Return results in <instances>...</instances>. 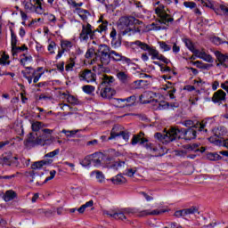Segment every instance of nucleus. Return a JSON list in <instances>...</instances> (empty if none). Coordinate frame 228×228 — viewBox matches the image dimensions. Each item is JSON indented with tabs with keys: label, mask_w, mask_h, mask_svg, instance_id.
<instances>
[{
	"label": "nucleus",
	"mask_w": 228,
	"mask_h": 228,
	"mask_svg": "<svg viewBox=\"0 0 228 228\" xmlns=\"http://www.w3.org/2000/svg\"><path fill=\"white\" fill-rule=\"evenodd\" d=\"M167 209H155L152 211L149 210H140L134 208H122L118 212H115L113 214H108L110 218H115V220H127V216H131V215H136L139 218H142L143 216H149V215L156 216V215H163V213H167Z\"/></svg>",
	"instance_id": "1"
},
{
	"label": "nucleus",
	"mask_w": 228,
	"mask_h": 228,
	"mask_svg": "<svg viewBox=\"0 0 228 228\" xmlns=\"http://www.w3.org/2000/svg\"><path fill=\"white\" fill-rule=\"evenodd\" d=\"M118 28L120 30V35L123 37L126 35V37H132V35H135V33H140L142 28L140 24H143L142 20L134 18V16H123L118 20Z\"/></svg>",
	"instance_id": "2"
},
{
	"label": "nucleus",
	"mask_w": 228,
	"mask_h": 228,
	"mask_svg": "<svg viewBox=\"0 0 228 228\" xmlns=\"http://www.w3.org/2000/svg\"><path fill=\"white\" fill-rule=\"evenodd\" d=\"M99 22L102 24L99 28L94 29V27L87 23L86 25H82V30L79 34L80 42H88V40H97L101 37L102 31H106L108 29V20H102V16L100 17Z\"/></svg>",
	"instance_id": "3"
},
{
	"label": "nucleus",
	"mask_w": 228,
	"mask_h": 228,
	"mask_svg": "<svg viewBox=\"0 0 228 228\" xmlns=\"http://www.w3.org/2000/svg\"><path fill=\"white\" fill-rule=\"evenodd\" d=\"M215 136H211L208 138V142L210 143H214V145H217L218 147H225L228 149V138L224 139V136H228L227 127L221 126H217L214 130Z\"/></svg>",
	"instance_id": "4"
},
{
	"label": "nucleus",
	"mask_w": 228,
	"mask_h": 228,
	"mask_svg": "<svg viewBox=\"0 0 228 228\" xmlns=\"http://www.w3.org/2000/svg\"><path fill=\"white\" fill-rule=\"evenodd\" d=\"M132 45H137V47H140L142 51H148L150 56H151V60H159L160 61H163V63H166V65L170 63V60L165 57V55L160 54L154 46H150L147 43L137 40L132 43Z\"/></svg>",
	"instance_id": "5"
},
{
	"label": "nucleus",
	"mask_w": 228,
	"mask_h": 228,
	"mask_svg": "<svg viewBox=\"0 0 228 228\" xmlns=\"http://www.w3.org/2000/svg\"><path fill=\"white\" fill-rule=\"evenodd\" d=\"M153 6H155L156 15L159 17V22H160V24H165L166 26H170L174 20V17L167 12L165 5L161 4V2L158 1L153 4Z\"/></svg>",
	"instance_id": "6"
},
{
	"label": "nucleus",
	"mask_w": 228,
	"mask_h": 228,
	"mask_svg": "<svg viewBox=\"0 0 228 228\" xmlns=\"http://www.w3.org/2000/svg\"><path fill=\"white\" fill-rule=\"evenodd\" d=\"M175 140H195L197 138V130L195 128H179L175 127Z\"/></svg>",
	"instance_id": "7"
},
{
	"label": "nucleus",
	"mask_w": 228,
	"mask_h": 228,
	"mask_svg": "<svg viewBox=\"0 0 228 228\" xmlns=\"http://www.w3.org/2000/svg\"><path fill=\"white\" fill-rule=\"evenodd\" d=\"M175 127H171L169 130L164 134L159 132L155 133L154 138L159 140V142H162V143H170V142H175Z\"/></svg>",
	"instance_id": "8"
},
{
	"label": "nucleus",
	"mask_w": 228,
	"mask_h": 228,
	"mask_svg": "<svg viewBox=\"0 0 228 228\" xmlns=\"http://www.w3.org/2000/svg\"><path fill=\"white\" fill-rule=\"evenodd\" d=\"M102 152H95L94 154L86 156L83 163L85 167H88V165H93L94 167H102Z\"/></svg>",
	"instance_id": "9"
},
{
	"label": "nucleus",
	"mask_w": 228,
	"mask_h": 228,
	"mask_svg": "<svg viewBox=\"0 0 228 228\" xmlns=\"http://www.w3.org/2000/svg\"><path fill=\"white\" fill-rule=\"evenodd\" d=\"M183 126L185 127L192 128V129H198L200 131H205V133H208V129H206V122L202 121L201 123L199 121H193L191 119H188L183 121Z\"/></svg>",
	"instance_id": "10"
},
{
	"label": "nucleus",
	"mask_w": 228,
	"mask_h": 228,
	"mask_svg": "<svg viewBox=\"0 0 228 228\" xmlns=\"http://www.w3.org/2000/svg\"><path fill=\"white\" fill-rule=\"evenodd\" d=\"M110 60L112 61H122V63L126 65H131L133 63V61L126 56H123L122 53H119L116 52L115 50L110 51Z\"/></svg>",
	"instance_id": "11"
},
{
	"label": "nucleus",
	"mask_w": 228,
	"mask_h": 228,
	"mask_svg": "<svg viewBox=\"0 0 228 228\" xmlns=\"http://www.w3.org/2000/svg\"><path fill=\"white\" fill-rule=\"evenodd\" d=\"M78 77L80 81H86V83H94L95 81V73L90 69H84L79 72Z\"/></svg>",
	"instance_id": "12"
},
{
	"label": "nucleus",
	"mask_w": 228,
	"mask_h": 228,
	"mask_svg": "<svg viewBox=\"0 0 228 228\" xmlns=\"http://www.w3.org/2000/svg\"><path fill=\"white\" fill-rule=\"evenodd\" d=\"M117 136H122L123 140H129V133L120 131L118 126H113L110 136L108 138V140H113L117 138Z\"/></svg>",
	"instance_id": "13"
},
{
	"label": "nucleus",
	"mask_w": 228,
	"mask_h": 228,
	"mask_svg": "<svg viewBox=\"0 0 228 228\" xmlns=\"http://www.w3.org/2000/svg\"><path fill=\"white\" fill-rule=\"evenodd\" d=\"M53 130L49 128L42 129L41 136L37 137V145H45L46 142H49V138L53 134Z\"/></svg>",
	"instance_id": "14"
},
{
	"label": "nucleus",
	"mask_w": 228,
	"mask_h": 228,
	"mask_svg": "<svg viewBox=\"0 0 228 228\" xmlns=\"http://www.w3.org/2000/svg\"><path fill=\"white\" fill-rule=\"evenodd\" d=\"M226 97L227 94L224 90L219 89L218 91L214 93L212 96V102H215V104L225 102Z\"/></svg>",
	"instance_id": "15"
},
{
	"label": "nucleus",
	"mask_w": 228,
	"mask_h": 228,
	"mask_svg": "<svg viewBox=\"0 0 228 228\" xmlns=\"http://www.w3.org/2000/svg\"><path fill=\"white\" fill-rule=\"evenodd\" d=\"M27 70H32V77L33 78V83L37 84V81H40V77L44 76V68L38 67L37 69H33V67H25Z\"/></svg>",
	"instance_id": "16"
},
{
	"label": "nucleus",
	"mask_w": 228,
	"mask_h": 228,
	"mask_svg": "<svg viewBox=\"0 0 228 228\" xmlns=\"http://www.w3.org/2000/svg\"><path fill=\"white\" fill-rule=\"evenodd\" d=\"M144 136L145 134L143 132H140L138 134H134L131 140V144L136 145L139 143L140 145H143V143H147L149 140H147V138Z\"/></svg>",
	"instance_id": "17"
},
{
	"label": "nucleus",
	"mask_w": 228,
	"mask_h": 228,
	"mask_svg": "<svg viewBox=\"0 0 228 228\" xmlns=\"http://www.w3.org/2000/svg\"><path fill=\"white\" fill-rule=\"evenodd\" d=\"M194 55L200 60H204V61H208V63H213V57L206 53V52H200V50H198L194 52Z\"/></svg>",
	"instance_id": "18"
},
{
	"label": "nucleus",
	"mask_w": 228,
	"mask_h": 228,
	"mask_svg": "<svg viewBox=\"0 0 228 228\" xmlns=\"http://www.w3.org/2000/svg\"><path fill=\"white\" fill-rule=\"evenodd\" d=\"M96 58H99L101 63L98 64L100 69H102V67H106V65H110V62L111 61V53L106 54V55H96Z\"/></svg>",
	"instance_id": "19"
},
{
	"label": "nucleus",
	"mask_w": 228,
	"mask_h": 228,
	"mask_svg": "<svg viewBox=\"0 0 228 228\" xmlns=\"http://www.w3.org/2000/svg\"><path fill=\"white\" fill-rule=\"evenodd\" d=\"M111 53V48L108 46V45H100L98 47V51L95 53L96 56H102L106 54H110Z\"/></svg>",
	"instance_id": "20"
},
{
	"label": "nucleus",
	"mask_w": 228,
	"mask_h": 228,
	"mask_svg": "<svg viewBox=\"0 0 228 228\" xmlns=\"http://www.w3.org/2000/svg\"><path fill=\"white\" fill-rule=\"evenodd\" d=\"M117 77L121 83L124 84L129 83V81H131V77H129V73H127L126 71L118 70L117 72Z\"/></svg>",
	"instance_id": "21"
},
{
	"label": "nucleus",
	"mask_w": 228,
	"mask_h": 228,
	"mask_svg": "<svg viewBox=\"0 0 228 228\" xmlns=\"http://www.w3.org/2000/svg\"><path fill=\"white\" fill-rule=\"evenodd\" d=\"M163 90H167L170 99H175V92H177V89L174 86V84L171 82H167L166 86H164Z\"/></svg>",
	"instance_id": "22"
},
{
	"label": "nucleus",
	"mask_w": 228,
	"mask_h": 228,
	"mask_svg": "<svg viewBox=\"0 0 228 228\" xmlns=\"http://www.w3.org/2000/svg\"><path fill=\"white\" fill-rule=\"evenodd\" d=\"M77 15L84 20V22H86L88 20V18L90 17V12L82 9V8H77L76 9Z\"/></svg>",
	"instance_id": "23"
},
{
	"label": "nucleus",
	"mask_w": 228,
	"mask_h": 228,
	"mask_svg": "<svg viewBox=\"0 0 228 228\" xmlns=\"http://www.w3.org/2000/svg\"><path fill=\"white\" fill-rule=\"evenodd\" d=\"M113 95V93L111 92V87L106 86H102L101 90V97L103 99H110Z\"/></svg>",
	"instance_id": "24"
},
{
	"label": "nucleus",
	"mask_w": 228,
	"mask_h": 228,
	"mask_svg": "<svg viewBox=\"0 0 228 228\" xmlns=\"http://www.w3.org/2000/svg\"><path fill=\"white\" fill-rule=\"evenodd\" d=\"M214 12L216 15H224L225 17H228V7L224 4H220L219 7L214 8Z\"/></svg>",
	"instance_id": "25"
},
{
	"label": "nucleus",
	"mask_w": 228,
	"mask_h": 228,
	"mask_svg": "<svg viewBox=\"0 0 228 228\" xmlns=\"http://www.w3.org/2000/svg\"><path fill=\"white\" fill-rule=\"evenodd\" d=\"M110 35V38H112L111 40L112 47H120L121 45L120 41H117V30L113 28Z\"/></svg>",
	"instance_id": "26"
},
{
	"label": "nucleus",
	"mask_w": 228,
	"mask_h": 228,
	"mask_svg": "<svg viewBox=\"0 0 228 228\" xmlns=\"http://www.w3.org/2000/svg\"><path fill=\"white\" fill-rule=\"evenodd\" d=\"M114 81H115V78H113V77L103 75L101 86H110L111 83H113Z\"/></svg>",
	"instance_id": "27"
},
{
	"label": "nucleus",
	"mask_w": 228,
	"mask_h": 228,
	"mask_svg": "<svg viewBox=\"0 0 228 228\" xmlns=\"http://www.w3.org/2000/svg\"><path fill=\"white\" fill-rule=\"evenodd\" d=\"M44 127H46L45 124L40 121H35L31 123V129L36 133L40 131V129H44Z\"/></svg>",
	"instance_id": "28"
},
{
	"label": "nucleus",
	"mask_w": 228,
	"mask_h": 228,
	"mask_svg": "<svg viewBox=\"0 0 228 228\" xmlns=\"http://www.w3.org/2000/svg\"><path fill=\"white\" fill-rule=\"evenodd\" d=\"M22 51H28V46H26V45H23L22 46H17V45H15V46L12 47V56H17V54L22 53Z\"/></svg>",
	"instance_id": "29"
},
{
	"label": "nucleus",
	"mask_w": 228,
	"mask_h": 228,
	"mask_svg": "<svg viewBox=\"0 0 228 228\" xmlns=\"http://www.w3.org/2000/svg\"><path fill=\"white\" fill-rule=\"evenodd\" d=\"M159 108H162V110H168V108H179V103L161 102L159 103Z\"/></svg>",
	"instance_id": "30"
},
{
	"label": "nucleus",
	"mask_w": 228,
	"mask_h": 228,
	"mask_svg": "<svg viewBox=\"0 0 228 228\" xmlns=\"http://www.w3.org/2000/svg\"><path fill=\"white\" fill-rule=\"evenodd\" d=\"M17 197V193L13 191H7L4 195V200L5 202H10V200H13Z\"/></svg>",
	"instance_id": "31"
},
{
	"label": "nucleus",
	"mask_w": 228,
	"mask_h": 228,
	"mask_svg": "<svg viewBox=\"0 0 228 228\" xmlns=\"http://www.w3.org/2000/svg\"><path fill=\"white\" fill-rule=\"evenodd\" d=\"M183 42L185 44V46L189 49V51H191L193 54H195V51H199V49H195V46L193 45V42H191L189 38H183Z\"/></svg>",
	"instance_id": "32"
},
{
	"label": "nucleus",
	"mask_w": 228,
	"mask_h": 228,
	"mask_svg": "<svg viewBox=\"0 0 228 228\" xmlns=\"http://www.w3.org/2000/svg\"><path fill=\"white\" fill-rule=\"evenodd\" d=\"M113 184H124L126 183V177L122 176V175H117L115 177L110 179Z\"/></svg>",
	"instance_id": "33"
},
{
	"label": "nucleus",
	"mask_w": 228,
	"mask_h": 228,
	"mask_svg": "<svg viewBox=\"0 0 228 228\" xmlns=\"http://www.w3.org/2000/svg\"><path fill=\"white\" fill-rule=\"evenodd\" d=\"M217 60L219 61V63H217V65H223V67H224V69H227L228 65L225 62L228 61V56L219 53L217 55Z\"/></svg>",
	"instance_id": "34"
},
{
	"label": "nucleus",
	"mask_w": 228,
	"mask_h": 228,
	"mask_svg": "<svg viewBox=\"0 0 228 228\" xmlns=\"http://www.w3.org/2000/svg\"><path fill=\"white\" fill-rule=\"evenodd\" d=\"M145 148L148 151H151L152 152H156V155L159 156V153H158V152L159 151V149H161V147L156 146V145H154V143L147 142L145 144Z\"/></svg>",
	"instance_id": "35"
},
{
	"label": "nucleus",
	"mask_w": 228,
	"mask_h": 228,
	"mask_svg": "<svg viewBox=\"0 0 228 228\" xmlns=\"http://www.w3.org/2000/svg\"><path fill=\"white\" fill-rule=\"evenodd\" d=\"M33 2L35 3V12L37 13H39V15H42V13H44V8L42 7V2H40V0H33Z\"/></svg>",
	"instance_id": "36"
},
{
	"label": "nucleus",
	"mask_w": 228,
	"mask_h": 228,
	"mask_svg": "<svg viewBox=\"0 0 228 228\" xmlns=\"http://www.w3.org/2000/svg\"><path fill=\"white\" fill-rule=\"evenodd\" d=\"M45 165H47V161L40 160L32 164L31 168L32 170H40V168H42V167H44Z\"/></svg>",
	"instance_id": "37"
},
{
	"label": "nucleus",
	"mask_w": 228,
	"mask_h": 228,
	"mask_svg": "<svg viewBox=\"0 0 228 228\" xmlns=\"http://www.w3.org/2000/svg\"><path fill=\"white\" fill-rule=\"evenodd\" d=\"M22 4H23L25 10H28V12L35 11V4H32L31 0L23 1Z\"/></svg>",
	"instance_id": "38"
},
{
	"label": "nucleus",
	"mask_w": 228,
	"mask_h": 228,
	"mask_svg": "<svg viewBox=\"0 0 228 228\" xmlns=\"http://www.w3.org/2000/svg\"><path fill=\"white\" fill-rule=\"evenodd\" d=\"M28 61H33V57L31 55L27 56L26 53H23L20 58V63L23 67H26Z\"/></svg>",
	"instance_id": "39"
},
{
	"label": "nucleus",
	"mask_w": 228,
	"mask_h": 228,
	"mask_svg": "<svg viewBox=\"0 0 228 228\" xmlns=\"http://www.w3.org/2000/svg\"><path fill=\"white\" fill-rule=\"evenodd\" d=\"M67 102L69 104H73V106H77V104H79V100H77V98H76V96L71 95V94H68Z\"/></svg>",
	"instance_id": "40"
},
{
	"label": "nucleus",
	"mask_w": 228,
	"mask_h": 228,
	"mask_svg": "<svg viewBox=\"0 0 228 228\" xmlns=\"http://www.w3.org/2000/svg\"><path fill=\"white\" fill-rule=\"evenodd\" d=\"M10 32H11V47H15V45H17V42H18L17 35L13 31V28H10Z\"/></svg>",
	"instance_id": "41"
},
{
	"label": "nucleus",
	"mask_w": 228,
	"mask_h": 228,
	"mask_svg": "<svg viewBox=\"0 0 228 228\" xmlns=\"http://www.w3.org/2000/svg\"><path fill=\"white\" fill-rule=\"evenodd\" d=\"M211 42L215 44V45H222V44H228L227 41L220 38L219 37H211Z\"/></svg>",
	"instance_id": "42"
},
{
	"label": "nucleus",
	"mask_w": 228,
	"mask_h": 228,
	"mask_svg": "<svg viewBox=\"0 0 228 228\" xmlns=\"http://www.w3.org/2000/svg\"><path fill=\"white\" fill-rule=\"evenodd\" d=\"M102 165H110L113 161V157L110 155H106L102 153Z\"/></svg>",
	"instance_id": "43"
},
{
	"label": "nucleus",
	"mask_w": 228,
	"mask_h": 228,
	"mask_svg": "<svg viewBox=\"0 0 228 228\" xmlns=\"http://www.w3.org/2000/svg\"><path fill=\"white\" fill-rule=\"evenodd\" d=\"M27 143H34L38 145V137L33 136V133H29L28 138L26 139Z\"/></svg>",
	"instance_id": "44"
},
{
	"label": "nucleus",
	"mask_w": 228,
	"mask_h": 228,
	"mask_svg": "<svg viewBox=\"0 0 228 228\" xmlns=\"http://www.w3.org/2000/svg\"><path fill=\"white\" fill-rule=\"evenodd\" d=\"M159 45L160 49H162L164 52H167L172 49V45L167 44L165 41H159Z\"/></svg>",
	"instance_id": "45"
},
{
	"label": "nucleus",
	"mask_w": 228,
	"mask_h": 228,
	"mask_svg": "<svg viewBox=\"0 0 228 228\" xmlns=\"http://www.w3.org/2000/svg\"><path fill=\"white\" fill-rule=\"evenodd\" d=\"M61 47L63 51H70V49H72V42L64 41L61 43Z\"/></svg>",
	"instance_id": "46"
},
{
	"label": "nucleus",
	"mask_w": 228,
	"mask_h": 228,
	"mask_svg": "<svg viewBox=\"0 0 228 228\" xmlns=\"http://www.w3.org/2000/svg\"><path fill=\"white\" fill-rule=\"evenodd\" d=\"M0 165H7L8 167H10V165H12V157L0 158Z\"/></svg>",
	"instance_id": "47"
},
{
	"label": "nucleus",
	"mask_w": 228,
	"mask_h": 228,
	"mask_svg": "<svg viewBox=\"0 0 228 228\" xmlns=\"http://www.w3.org/2000/svg\"><path fill=\"white\" fill-rule=\"evenodd\" d=\"M10 56L6 53H4L0 58L1 65H10Z\"/></svg>",
	"instance_id": "48"
},
{
	"label": "nucleus",
	"mask_w": 228,
	"mask_h": 228,
	"mask_svg": "<svg viewBox=\"0 0 228 228\" xmlns=\"http://www.w3.org/2000/svg\"><path fill=\"white\" fill-rule=\"evenodd\" d=\"M185 149L187 151H193L194 152H199V151H200L199 149V144H197V143L187 144V145H185Z\"/></svg>",
	"instance_id": "49"
},
{
	"label": "nucleus",
	"mask_w": 228,
	"mask_h": 228,
	"mask_svg": "<svg viewBox=\"0 0 228 228\" xmlns=\"http://www.w3.org/2000/svg\"><path fill=\"white\" fill-rule=\"evenodd\" d=\"M83 92H85V94H92L93 92H95V87L94 86H84L82 87Z\"/></svg>",
	"instance_id": "50"
},
{
	"label": "nucleus",
	"mask_w": 228,
	"mask_h": 228,
	"mask_svg": "<svg viewBox=\"0 0 228 228\" xmlns=\"http://www.w3.org/2000/svg\"><path fill=\"white\" fill-rule=\"evenodd\" d=\"M208 158L210 161H218V159H222V157L218 153H209Z\"/></svg>",
	"instance_id": "51"
},
{
	"label": "nucleus",
	"mask_w": 228,
	"mask_h": 228,
	"mask_svg": "<svg viewBox=\"0 0 228 228\" xmlns=\"http://www.w3.org/2000/svg\"><path fill=\"white\" fill-rule=\"evenodd\" d=\"M66 1L68 3V4H69L70 6H73V8H81V6H83V3H76L74 0H63Z\"/></svg>",
	"instance_id": "52"
},
{
	"label": "nucleus",
	"mask_w": 228,
	"mask_h": 228,
	"mask_svg": "<svg viewBox=\"0 0 228 228\" xmlns=\"http://www.w3.org/2000/svg\"><path fill=\"white\" fill-rule=\"evenodd\" d=\"M183 210L185 212V216L187 215H195V213H199V210L195 207H192V208H187V209H183Z\"/></svg>",
	"instance_id": "53"
},
{
	"label": "nucleus",
	"mask_w": 228,
	"mask_h": 228,
	"mask_svg": "<svg viewBox=\"0 0 228 228\" xmlns=\"http://www.w3.org/2000/svg\"><path fill=\"white\" fill-rule=\"evenodd\" d=\"M61 133L66 134V136L70 137V136H74L75 134H77V130H65V129H63L61 131Z\"/></svg>",
	"instance_id": "54"
},
{
	"label": "nucleus",
	"mask_w": 228,
	"mask_h": 228,
	"mask_svg": "<svg viewBox=\"0 0 228 228\" xmlns=\"http://www.w3.org/2000/svg\"><path fill=\"white\" fill-rule=\"evenodd\" d=\"M96 179L99 183H104V175L101 171H96Z\"/></svg>",
	"instance_id": "55"
},
{
	"label": "nucleus",
	"mask_w": 228,
	"mask_h": 228,
	"mask_svg": "<svg viewBox=\"0 0 228 228\" xmlns=\"http://www.w3.org/2000/svg\"><path fill=\"white\" fill-rule=\"evenodd\" d=\"M60 154V149H56L53 151H51L45 155V158H54V156H58Z\"/></svg>",
	"instance_id": "56"
},
{
	"label": "nucleus",
	"mask_w": 228,
	"mask_h": 228,
	"mask_svg": "<svg viewBox=\"0 0 228 228\" xmlns=\"http://www.w3.org/2000/svg\"><path fill=\"white\" fill-rule=\"evenodd\" d=\"M183 5L185 8H190L191 10H193V8H197V4L195 2H184Z\"/></svg>",
	"instance_id": "57"
},
{
	"label": "nucleus",
	"mask_w": 228,
	"mask_h": 228,
	"mask_svg": "<svg viewBox=\"0 0 228 228\" xmlns=\"http://www.w3.org/2000/svg\"><path fill=\"white\" fill-rule=\"evenodd\" d=\"M122 102H124L125 101H126V102H130V104H128V106H131L132 104H134V102H136V97L135 96H130L125 100H120Z\"/></svg>",
	"instance_id": "58"
},
{
	"label": "nucleus",
	"mask_w": 228,
	"mask_h": 228,
	"mask_svg": "<svg viewBox=\"0 0 228 228\" xmlns=\"http://www.w3.org/2000/svg\"><path fill=\"white\" fill-rule=\"evenodd\" d=\"M124 165H126V162L124 161H117L115 162V164L113 165V168L114 170H118L119 168H122V167H124Z\"/></svg>",
	"instance_id": "59"
},
{
	"label": "nucleus",
	"mask_w": 228,
	"mask_h": 228,
	"mask_svg": "<svg viewBox=\"0 0 228 228\" xmlns=\"http://www.w3.org/2000/svg\"><path fill=\"white\" fill-rule=\"evenodd\" d=\"M55 175H56V170L50 171V176L45 178V183H47L49 181H53V179H54Z\"/></svg>",
	"instance_id": "60"
},
{
	"label": "nucleus",
	"mask_w": 228,
	"mask_h": 228,
	"mask_svg": "<svg viewBox=\"0 0 228 228\" xmlns=\"http://www.w3.org/2000/svg\"><path fill=\"white\" fill-rule=\"evenodd\" d=\"M94 54H95V50H94V48H90L86 53V58H87V60H88V59L92 58V56H94Z\"/></svg>",
	"instance_id": "61"
},
{
	"label": "nucleus",
	"mask_w": 228,
	"mask_h": 228,
	"mask_svg": "<svg viewBox=\"0 0 228 228\" xmlns=\"http://www.w3.org/2000/svg\"><path fill=\"white\" fill-rule=\"evenodd\" d=\"M201 1V4H203V6H207V8H211L212 10H215V6L213 5V4H211V2H206V0H200Z\"/></svg>",
	"instance_id": "62"
},
{
	"label": "nucleus",
	"mask_w": 228,
	"mask_h": 228,
	"mask_svg": "<svg viewBox=\"0 0 228 228\" xmlns=\"http://www.w3.org/2000/svg\"><path fill=\"white\" fill-rule=\"evenodd\" d=\"M175 216H176V218H181V216H186L184 209L175 211Z\"/></svg>",
	"instance_id": "63"
},
{
	"label": "nucleus",
	"mask_w": 228,
	"mask_h": 228,
	"mask_svg": "<svg viewBox=\"0 0 228 228\" xmlns=\"http://www.w3.org/2000/svg\"><path fill=\"white\" fill-rule=\"evenodd\" d=\"M47 20L49 22H52V24H56V16H54V14H47Z\"/></svg>",
	"instance_id": "64"
}]
</instances>
